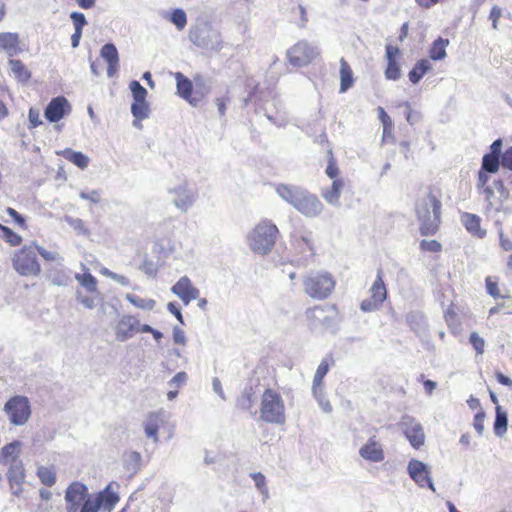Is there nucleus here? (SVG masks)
<instances>
[{"label":"nucleus","mask_w":512,"mask_h":512,"mask_svg":"<svg viewBox=\"0 0 512 512\" xmlns=\"http://www.w3.org/2000/svg\"><path fill=\"white\" fill-rule=\"evenodd\" d=\"M7 479L12 494L19 496L22 492V484L25 481V470L22 461H14L8 464Z\"/></svg>","instance_id":"16"},{"label":"nucleus","mask_w":512,"mask_h":512,"mask_svg":"<svg viewBox=\"0 0 512 512\" xmlns=\"http://www.w3.org/2000/svg\"><path fill=\"white\" fill-rule=\"evenodd\" d=\"M419 249L422 252H429V253H440L442 251V244L435 240H421L419 244Z\"/></svg>","instance_id":"52"},{"label":"nucleus","mask_w":512,"mask_h":512,"mask_svg":"<svg viewBox=\"0 0 512 512\" xmlns=\"http://www.w3.org/2000/svg\"><path fill=\"white\" fill-rule=\"evenodd\" d=\"M66 512H83L88 503H92V497L85 484L74 481L65 491Z\"/></svg>","instance_id":"7"},{"label":"nucleus","mask_w":512,"mask_h":512,"mask_svg":"<svg viewBox=\"0 0 512 512\" xmlns=\"http://www.w3.org/2000/svg\"><path fill=\"white\" fill-rule=\"evenodd\" d=\"M76 279L80 282V284L86 288L88 292L96 291L97 280L96 278L90 274L85 273L83 275L77 274Z\"/></svg>","instance_id":"51"},{"label":"nucleus","mask_w":512,"mask_h":512,"mask_svg":"<svg viewBox=\"0 0 512 512\" xmlns=\"http://www.w3.org/2000/svg\"><path fill=\"white\" fill-rule=\"evenodd\" d=\"M35 251H37L45 260L61 263L63 257L56 251H49L44 249L42 246L33 243Z\"/></svg>","instance_id":"53"},{"label":"nucleus","mask_w":512,"mask_h":512,"mask_svg":"<svg viewBox=\"0 0 512 512\" xmlns=\"http://www.w3.org/2000/svg\"><path fill=\"white\" fill-rule=\"evenodd\" d=\"M252 388L245 389L241 396L238 398L237 405L239 408H241L244 411H248L252 413V407H253V400H252ZM256 411L253 412L255 414Z\"/></svg>","instance_id":"44"},{"label":"nucleus","mask_w":512,"mask_h":512,"mask_svg":"<svg viewBox=\"0 0 512 512\" xmlns=\"http://www.w3.org/2000/svg\"><path fill=\"white\" fill-rule=\"evenodd\" d=\"M344 187L342 179H335L329 187L321 189V197L331 206H340L341 192Z\"/></svg>","instance_id":"22"},{"label":"nucleus","mask_w":512,"mask_h":512,"mask_svg":"<svg viewBox=\"0 0 512 512\" xmlns=\"http://www.w3.org/2000/svg\"><path fill=\"white\" fill-rule=\"evenodd\" d=\"M28 119H29V123H30L29 129L36 128L37 126L42 124V121L40 119V112H39V110L35 109L33 107H31L29 109Z\"/></svg>","instance_id":"57"},{"label":"nucleus","mask_w":512,"mask_h":512,"mask_svg":"<svg viewBox=\"0 0 512 512\" xmlns=\"http://www.w3.org/2000/svg\"><path fill=\"white\" fill-rule=\"evenodd\" d=\"M71 106L63 96L53 98L44 111V116L49 122H58L65 115L69 114Z\"/></svg>","instance_id":"13"},{"label":"nucleus","mask_w":512,"mask_h":512,"mask_svg":"<svg viewBox=\"0 0 512 512\" xmlns=\"http://www.w3.org/2000/svg\"><path fill=\"white\" fill-rule=\"evenodd\" d=\"M359 454L362 458L372 462H378L383 459L382 445L376 442L374 439H370L364 446L359 450Z\"/></svg>","instance_id":"26"},{"label":"nucleus","mask_w":512,"mask_h":512,"mask_svg":"<svg viewBox=\"0 0 512 512\" xmlns=\"http://www.w3.org/2000/svg\"><path fill=\"white\" fill-rule=\"evenodd\" d=\"M470 343L472 344V346L475 349L477 354L484 353V346H485L484 339L482 337H480L476 332L471 333Z\"/></svg>","instance_id":"54"},{"label":"nucleus","mask_w":512,"mask_h":512,"mask_svg":"<svg viewBox=\"0 0 512 512\" xmlns=\"http://www.w3.org/2000/svg\"><path fill=\"white\" fill-rule=\"evenodd\" d=\"M354 84L353 71L344 59H340V93L346 92Z\"/></svg>","instance_id":"29"},{"label":"nucleus","mask_w":512,"mask_h":512,"mask_svg":"<svg viewBox=\"0 0 512 512\" xmlns=\"http://www.w3.org/2000/svg\"><path fill=\"white\" fill-rule=\"evenodd\" d=\"M502 139H496L490 145V152L486 153L482 158L481 167L483 170L489 171L491 174L497 173L501 165Z\"/></svg>","instance_id":"14"},{"label":"nucleus","mask_w":512,"mask_h":512,"mask_svg":"<svg viewBox=\"0 0 512 512\" xmlns=\"http://www.w3.org/2000/svg\"><path fill=\"white\" fill-rule=\"evenodd\" d=\"M139 269L148 276H155L157 273L156 264L149 259H145Z\"/></svg>","instance_id":"59"},{"label":"nucleus","mask_w":512,"mask_h":512,"mask_svg":"<svg viewBox=\"0 0 512 512\" xmlns=\"http://www.w3.org/2000/svg\"><path fill=\"white\" fill-rule=\"evenodd\" d=\"M171 291L180 298L184 304H189L199 296V289L193 286L187 276L181 277L171 288Z\"/></svg>","instance_id":"15"},{"label":"nucleus","mask_w":512,"mask_h":512,"mask_svg":"<svg viewBox=\"0 0 512 512\" xmlns=\"http://www.w3.org/2000/svg\"><path fill=\"white\" fill-rule=\"evenodd\" d=\"M3 411L11 424L22 426L31 416V405L27 397L16 395L5 403Z\"/></svg>","instance_id":"8"},{"label":"nucleus","mask_w":512,"mask_h":512,"mask_svg":"<svg viewBox=\"0 0 512 512\" xmlns=\"http://www.w3.org/2000/svg\"><path fill=\"white\" fill-rule=\"evenodd\" d=\"M118 501V494L112 491L111 486L108 485L95 499H92V503H88V505L84 507L83 512H98L100 509L104 512H111Z\"/></svg>","instance_id":"11"},{"label":"nucleus","mask_w":512,"mask_h":512,"mask_svg":"<svg viewBox=\"0 0 512 512\" xmlns=\"http://www.w3.org/2000/svg\"><path fill=\"white\" fill-rule=\"evenodd\" d=\"M12 266L21 276H38L41 272V266L34 245H25L16 250L12 257Z\"/></svg>","instance_id":"6"},{"label":"nucleus","mask_w":512,"mask_h":512,"mask_svg":"<svg viewBox=\"0 0 512 512\" xmlns=\"http://www.w3.org/2000/svg\"><path fill=\"white\" fill-rule=\"evenodd\" d=\"M230 103V99L226 97H218L215 99V104L218 109L219 116L222 118L225 116L227 105Z\"/></svg>","instance_id":"63"},{"label":"nucleus","mask_w":512,"mask_h":512,"mask_svg":"<svg viewBox=\"0 0 512 512\" xmlns=\"http://www.w3.org/2000/svg\"><path fill=\"white\" fill-rule=\"evenodd\" d=\"M312 394L323 412L330 413L332 411V406L325 395L324 386H312Z\"/></svg>","instance_id":"38"},{"label":"nucleus","mask_w":512,"mask_h":512,"mask_svg":"<svg viewBox=\"0 0 512 512\" xmlns=\"http://www.w3.org/2000/svg\"><path fill=\"white\" fill-rule=\"evenodd\" d=\"M278 235L277 226L270 220H263L248 234V246L254 253L267 255L272 251Z\"/></svg>","instance_id":"3"},{"label":"nucleus","mask_w":512,"mask_h":512,"mask_svg":"<svg viewBox=\"0 0 512 512\" xmlns=\"http://www.w3.org/2000/svg\"><path fill=\"white\" fill-rule=\"evenodd\" d=\"M255 482L256 488L263 496V501L269 497V492L266 486V478L261 472H254L250 475Z\"/></svg>","instance_id":"49"},{"label":"nucleus","mask_w":512,"mask_h":512,"mask_svg":"<svg viewBox=\"0 0 512 512\" xmlns=\"http://www.w3.org/2000/svg\"><path fill=\"white\" fill-rule=\"evenodd\" d=\"M296 245L302 253L309 251L311 255H314V242L311 233L296 239Z\"/></svg>","instance_id":"47"},{"label":"nucleus","mask_w":512,"mask_h":512,"mask_svg":"<svg viewBox=\"0 0 512 512\" xmlns=\"http://www.w3.org/2000/svg\"><path fill=\"white\" fill-rule=\"evenodd\" d=\"M410 477L420 486L433 489V484L429 476V470L426 465L419 460H411L408 464Z\"/></svg>","instance_id":"18"},{"label":"nucleus","mask_w":512,"mask_h":512,"mask_svg":"<svg viewBox=\"0 0 512 512\" xmlns=\"http://www.w3.org/2000/svg\"><path fill=\"white\" fill-rule=\"evenodd\" d=\"M169 194L172 195L173 204L182 212H187L196 200V193L185 183L169 189Z\"/></svg>","instance_id":"12"},{"label":"nucleus","mask_w":512,"mask_h":512,"mask_svg":"<svg viewBox=\"0 0 512 512\" xmlns=\"http://www.w3.org/2000/svg\"><path fill=\"white\" fill-rule=\"evenodd\" d=\"M485 286L487 293L493 297L495 300H511L512 297L507 289L501 290L499 286L498 278L487 276L485 278Z\"/></svg>","instance_id":"27"},{"label":"nucleus","mask_w":512,"mask_h":512,"mask_svg":"<svg viewBox=\"0 0 512 512\" xmlns=\"http://www.w3.org/2000/svg\"><path fill=\"white\" fill-rule=\"evenodd\" d=\"M79 196L81 199L88 200L94 204H98L101 200L100 192L98 190H92L90 192L81 191Z\"/></svg>","instance_id":"61"},{"label":"nucleus","mask_w":512,"mask_h":512,"mask_svg":"<svg viewBox=\"0 0 512 512\" xmlns=\"http://www.w3.org/2000/svg\"><path fill=\"white\" fill-rule=\"evenodd\" d=\"M441 198V189L429 186L426 195L416 202L415 213L422 236H433L438 232L441 225Z\"/></svg>","instance_id":"2"},{"label":"nucleus","mask_w":512,"mask_h":512,"mask_svg":"<svg viewBox=\"0 0 512 512\" xmlns=\"http://www.w3.org/2000/svg\"><path fill=\"white\" fill-rule=\"evenodd\" d=\"M500 157L501 166L512 171V146L508 147L503 153H501Z\"/></svg>","instance_id":"58"},{"label":"nucleus","mask_w":512,"mask_h":512,"mask_svg":"<svg viewBox=\"0 0 512 512\" xmlns=\"http://www.w3.org/2000/svg\"><path fill=\"white\" fill-rule=\"evenodd\" d=\"M372 296L371 299L364 300L361 303V309L363 311H373L378 309L384 301V284L382 281L381 271L377 274V279L371 287Z\"/></svg>","instance_id":"17"},{"label":"nucleus","mask_w":512,"mask_h":512,"mask_svg":"<svg viewBox=\"0 0 512 512\" xmlns=\"http://www.w3.org/2000/svg\"><path fill=\"white\" fill-rule=\"evenodd\" d=\"M448 45V39L438 37L429 48V57L434 61L443 60L447 55L446 48Z\"/></svg>","instance_id":"32"},{"label":"nucleus","mask_w":512,"mask_h":512,"mask_svg":"<svg viewBox=\"0 0 512 512\" xmlns=\"http://www.w3.org/2000/svg\"><path fill=\"white\" fill-rule=\"evenodd\" d=\"M398 53L399 50L397 48L393 49L390 46L386 47V57L388 60V65L386 67V77L392 80H397L401 75L400 66L395 59V54Z\"/></svg>","instance_id":"28"},{"label":"nucleus","mask_w":512,"mask_h":512,"mask_svg":"<svg viewBox=\"0 0 512 512\" xmlns=\"http://www.w3.org/2000/svg\"><path fill=\"white\" fill-rule=\"evenodd\" d=\"M465 229L474 237L482 239L486 236V230L481 228V218L473 213L463 212L460 216Z\"/></svg>","instance_id":"20"},{"label":"nucleus","mask_w":512,"mask_h":512,"mask_svg":"<svg viewBox=\"0 0 512 512\" xmlns=\"http://www.w3.org/2000/svg\"><path fill=\"white\" fill-rule=\"evenodd\" d=\"M70 18L73 22L74 29L83 30V27L87 24L85 15L81 12H72Z\"/></svg>","instance_id":"55"},{"label":"nucleus","mask_w":512,"mask_h":512,"mask_svg":"<svg viewBox=\"0 0 512 512\" xmlns=\"http://www.w3.org/2000/svg\"><path fill=\"white\" fill-rule=\"evenodd\" d=\"M326 312H333V307L329 305L315 306L314 308L309 309L306 314L309 320H331L333 316Z\"/></svg>","instance_id":"36"},{"label":"nucleus","mask_w":512,"mask_h":512,"mask_svg":"<svg viewBox=\"0 0 512 512\" xmlns=\"http://www.w3.org/2000/svg\"><path fill=\"white\" fill-rule=\"evenodd\" d=\"M126 299L136 308H140L143 310H153L156 305V302L153 299L142 298L138 295L131 293L126 294Z\"/></svg>","instance_id":"37"},{"label":"nucleus","mask_w":512,"mask_h":512,"mask_svg":"<svg viewBox=\"0 0 512 512\" xmlns=\"http://www.w3.org/2000/svg\"><path fill=\"white\" fill-rule=\"evenodd\" d=\"M317 55V49L306 41H299L287 51L289 63L294 67L308 65Z\"/></svg>","instance_id":"10"},{"label":"nucleus","mask_w":512,"mask_h":512,"mask_svg":"<svg viewBox=\"0 0 512 512\" xmlns=\"http://www.w3.org/2000/svg\"><path fill=\"white\" fill-rule=\"evenodd\" d=\"M431 64L427 59L419 60L409 72V79L413 84L418 83L422 77L431 70Z\"/></svg>","instance_id":"35"},{"label":"nucleus","mask_w":512,"mask_h":512,"mask_svg":"<svg viewBox=\"0 0 512 512\" xmlns=\"http://www.w3.org/2000/svg\"><path fill=\"white\" fill-rule=\"evenodd\" d=\"M484 421H485V412L483 409H480L473 419V427L477 431L479 435H482L484 431Z\"/></svg>","instance_id":"56"},{"label":"nucleus","mask_w":512,"mask_h":512,"mask_svg":"<svg viewBox=\"0 0 512 512\" xmlns=\"http://www.w3.org/2000/svg\"><path fill=\"white\" fill-rule=\"evenodd\" d=\"M20 445L19 441H13L2 448L1 461L3 464L8 465L14 461H22L19 459Z\"/></svg>","instance_id":"31"},{"label":"nucleus","mask_w":512,"mask_h":512,"mask_svg":"<svg viewBox=\"0 0 512 512\" xmlns=\"http://www.w3.org/2000/svg\"><path fill=\"white\" fill-rule=\"evenodd\" d=\"M37 476L42 484L51 487L56 483L55 471L47 466H40L37 468Z\"/></svg>","instance_id":"39"},{"label":"nucleus","mask_w":512,"mask_h":512,"mask_svg":"<svg viewBox=\"0 0 512 512\" xmlns=\"http://www.w3.org/2000/svg\"><path fill=\"white\" fill-rule=\"evenodd\" d=\"M8 64L11 72L20 81H26L30 78V72L20 60L10 59Z\"/></svg>","instance_id":"41"},{"label":"nucleus","mask_w":512,"mask_h":512,"mask_svg":"<svg viewBox=\"0 0 512 512\" xmlns=\"http://www.w3.org/2000/svg\"><path fill=\"white\" fill-rule=\"evenodd\" d=\"M489 171L483 170L482 168L479 169L477 174V183L476 188L481 189L485 186H489L488 182L490 180Z\"/></svg>","instance_id":"60"},{"label":"nucleus","mask_w":512,"mask_h":512,"mask_svg":"<svg viewBox=\"0 0 512 512\" xmlns=\"http://www.w3.org/2000/svg\"><path fill=\"white\" fill-rule=\"evenodd\" d=\"M189 40L199 48L208 50L222 49L220 33L211 27H195L189 30Z\"/></svg>","instance_id":"9"},{"label":"nucleus","mask_w":512,"mask_h":512,"mask_svg":"<svg viewBox=\"0 0 512 512\" xmlns=\"http://www.w3.org/2000/svg\"><path fill=\"white\" fill-rule=\"evenodd\" d=\"M6 212L15 221V223L19 227H21V228L26 227L25 218L21 214H19L15 209L8 207L6 209Z\"/></svg>","instance_id":"62"},{"label":"nucleus","mask_w":512,"mask_h":512,"mask_svg":"<svg viewBox=\"0 0 512 512\" xmlns=\"http://www.w3.org/2000/svg\"><path fill=\"white\" fill-rule=\"evenodd\" d=\"M259 418L265 423L283 425L286 422L282 396L273 389H266L261 397Z\"/></svg>","instance_id":"4"},{"label":"nucleus","mask_w":512,"mask_h":512,"mask_svg":"<svg viewBox=\"0 0 512 512\" xmlns=\"http://www.w3.org/2000/svg\"><path fill=\"white\" fill-rule=\"evenodd\" d=\"M169 21L175 25V27L181 31L187 24L186 12L181 8L174 9L169 17Z\"/></svg>","instance_id":"43"},{"label":"nucleus","mask_w":512,"mask_h":512,"mask_svg":"<svg viewBox=\"0 0 512 512\" xmlns=\"http://www.w3.org/2000/svg\"><path fill=\"white\" fill-rule=\"evenodd\" d=\"M508 426L507 415L501 410V407L496 408V418L494 422V432L498 436H502L506 433Z\"/></svg>","instance_id":"42"},{"label":"nucleus","mask_w":512,"mask_h":512,"mask_svg":"<svg viewBox=\"0 0 512 512\" xmlns=\"http://www.w3.org/2000/svg\"><path fill=\"white\" fill-rule=\"evenodd\" d=\"M174 76L179 96L187 100L192 106H197L199 99L192 97V81L188 77L184 76L181 72H176Z\"/></svg>","instance_id":"21"},{"label":"nucleus","mask_w":512,"mask_h":512,"mask_svg":"<svg viewBox=\"0 0 512 512\" xmlns=\"http://www.w3.org/2000/svg\"><path fill=\"white\" fill-rule=\"evenodd\" d=\"M139 322H118L115 327L116 339L125 341L131 338L136 332L139 331L137 325Z\"/></svg>","instance_id":"33"},{"label":"nucleus","mask_w":512,"mask_h":512,"mask_svg":"<svg viewBox=\"0 0 512 512\" xmlns=\"http://www.w3.org/2000/svg\"><path fill=\"white\" fill-rule=\"evenodd\" d=\"M58 154L80 169H85L89 165V157L80 151H74L67 148L61 152H58Z\"/></svg>","instance_id":"30"},{"label":"nucleus","mask_w":512,"mask_h":512,"mask_svg":"<svg viewBox=\"0 0 512 512\" xmlns=\"http://www.w3.org/2000/svg\"><path fill=\"white\" fill-rule=\"evenodd\" d=\"M274 189L283 201L306 218H317L324 211V204L319 197L302 186L278 183Z\"/></svg>","instance_id":"1"},{"label":"nucleus","mask_w":512,"mask_h":512,"mask_svg":"<svg viewBox=\"0 0 512 512\" xmlns=\"http://www.w3.org/2000/svg\"><path fill=\"white\" fill-rule=\"evenodd\" d=\"M0 51L5 52L9 57L17 55L19 48V34L12 32L0 33Z\"/></svg>","instance_id":"23"},{"label":"nucleus","mask_w":512,"mask_h":512,"mask_svg":"<svg viewBox=\"0 0 512 512\" xmlns=\"http://www.w3.org/2000/svg\"><path fill=\"white\" fill-rule=\"evenodd\" d=\"M0 236H2L12 246L19 245L22 241L20 235L12 231L7 226L0 224Z\"/></svg>","instance_id":"50"},{"label":"nucleus","mask_w":512,"mask_h":512,"mask_svg":"<svg viewBox=\"0 0 512 512\" xmlns=\"http://www.w3.org/2000/svg\"><path fill=\"white\" fill-rule=\"evenodd\" d=\"M334 287L335 280L333 276L325 271L310 272L303 279L305 294L314 299L327 298Z\"/></svg>","instance_id":"5"},{"label":"nucleus","mask_w":512,"mask_h":512,"mask_svg":"<svg viewBox=\"0 0 512 512\" xmlns=\"http://www.w3.org/2000/svg\"><path fill=\"white\" fill-rule=\"evenodd\" d=\"M131 113L137 120L147 119L150 115V107L147 101L136 102L131 104Z\"/></svg>","instance_id":"40"},{"label":"nucleus","mask_w":512,"mask_h":512,"mask_svg":"<svg viewBox=\"0 0 512 512\" xmlns=\"http://www.w3.org/2000/svg\"><path fill=\"white\" fill-rule=\"evenodd\" d=\"M162 423L163 418L160 412L149 413L143 423L146 437L152 439L154 443H158L159 441L158 431Z\"/></svg>","instance_id":"24"},{"label":"nucleus","mask_w":512,"mask_h":512,"mask_svg":"<svg viewBox=\"0 0 512 512\" xmlns=\"http://www.w3.org/2000/svg\"><path fill=\"white\" fill-rule=\"evenodd\" d=\"M142 456L137 451H131L124 455V468L131 474H136L141 468Z\"/></svg>","instance_id":"34"},{"label":"nucleus","mask_w":512,"mask_h":512,"mask_svg":"<svg viewBox=\"0 0 512 512\" xmlns=\"http://www.w3.org/2000/svg\"><path fill=\"white\" fill-rule=\"evenodd\" d=\"M65 222L71 228H73L79 235L88 236L90 234L89 229L85 226L84 221L80 218L65 216Z\"/></svg>","instance_id":"46"},{"label":"nucleus","mask_w":512,"mask_h":512,"mask_svg":"<svg viewBox=\"0 0 512 512\" xmlns=\"http://www.w3.org/2000/svg\"><path fill=\"white\" fill-rule=\"evenodd\" d=\"M405 425L404 434L406 438L415 449H419L425 442V434L422 426L414 422Z\"/></svg>","instance_id":"25"},{"label":"nucleus","mask_w":512,"mask_h":512,"mask_svg":"<svg viewBox=\"0 0 512 512\" xmlns=\"http://www.w3.org/2000/svg\"><path fill=\"white\" fill-rule=\"evenodd\" d=\"M129 88L131 90L134 101H146L147 90L137 80L131 81Z\"/></svg>","instance_id":"48"},{"label":"nucleus","mask_w":512,"mask_h":512,"mask_svg":"<svg viewBox=\"0 0 512 512\" xmlns=\"http://www.w3.org/2000/svg\"><path fill=\"white\" fill-rule=\"evenodd\" d=\"M100 56L107 63V76L113 77L119 70V53L113 43H106L100 50Z\"/></svg>","instance_id":"19"},{"label":"nucleus","mask_w":512,"mask_h":512,"mask_svg":"<svg viewBox=\"0 0 512 512\" xmlns=\"http://www.w3.org/2000/svg\"><path fill=\"white\" fill-rule=\"evenodd\" d=\"M329 370V360L328 358H324L320 365L318 366L314 378L312 386H324L323 379Z\"/></svg>","instance_id":"45"},{"label":"nucleus","mask_w":512,"mask_h":512,"mask_svg":"<svg viewBox=\"0 0 512 512\" xmlns=\"http://www.w3.org/2000/svg\"><path fill=\"white\" fill-rule=\"evenodd\" d=\"M502 16V10L498 6H493L490 10L489 19L492 21V27L498 28L499 19Z\"/></svg>","instance_id":"64"}]
</instances>
